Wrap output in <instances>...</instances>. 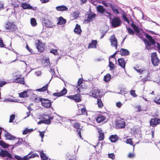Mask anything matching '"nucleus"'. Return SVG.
Returning a JSON list of instances; mask_svg holds the SVG:
<instances>
[{"label":"nucleus","mask_w":160,"mask_h":160,"mask_svg":"<svg viewBox=\"0 0 160 160\" xmlns=\"http://www.w3.org/2000/svg\"><path fill=\"white\" fill-rule=\"evenodd\" d=\"M146 37L149 41L143 40L145 44L146 48L148 50L151 49L155 46L156 42L154 39L148 34L146 33Z\"/></svg>","instance_id":"obj_1"},{"label":"nucleus","mask_w":160,"mask_h":160,"mask_svg":"<svg viewBox=\"0 0 160 160\" xmlns=\"http://www.w3.org/2000/svg\"><path fill=\"white\" fill-rule=\"evenodd\" d=\"M35 102H38V101L41 102L42 106L48 108L51 107L52 102L50 100L40 98H35L33 100Z\"/></svg>","instance_id":"obj_2"},{"label":"nucleus","mask_w":160,"mask_h":160,"mask_svg":"<svg viewBox=\"0 0 160 160\" xmlns=\"http://www.w3.org/2000/svg\"><path fill=\"white\" fill-rule=\"evenodd\" d=\"M105 13L108 15L109 18L111 20L110 22L112 27L116 28L120 26L121 22L118 18L115 17L112 19H111V14L108 12H106Z\"/></svg>","instance_id":"obj_3"},{"label":"nucleus","mask_w":160,"mask_h":160,"mask_svg":"<svg viewBox=\"0 0 160 160\" xmlns=\"http://www.w3.org/2000/svg\"><path fill=\"white\" fill-rule=\"evenodd\" d=\"M38 156V155L36 153H29L28 155L24 156L23 158L17 155H15L14 157L18 160H27L30 158Z\"/></svg>","instance_id":"obj_4"},{"label":"nucleus","mask_w":160,"mask_h":160,"mask_svg":"<svg viewBox=\"0 0 160 160\" xmlns=\"http://www.w3.org/2000/svg\"><path fill=\"white\" fill-rule=\"evenodd\" d=\"M43 119L42 121H40L39 122H38V124H40L42 123H43L47 124H50L51 120L53 119V117L51 115H44L42 117Z\"/></svg>","instance_id":"obj_5"},{"label":"nucleus","mask_w":160,"mask_h":160,"mask_svg":"<svg viewBox=\"0 0 160 160\" xmlns=\"http://www.w3.org/2000/svg\"><path fill=\"white\" fill-rule=\"evenodd\" d=\"M21 75H18L14 76L13 77V82L24 85L25 84L24 79L23 78H21Z\"/></svg>","instance_id":"obj_6"},{"label":"nucleus","mask_w":160,"mask_h":160,"mask_svg":"<svg viewBox=\"0 0 160 160\" xmlns=\"http://www.w3.org/2000/svg\"><path fill=\"white\" fill-rule=\"evenodd\" d=\"M33 95L35 96V95L32 92V91L28 90L27 91H25L19 94V97L22 98L25 97H31Z\"/></svg>","instance_id":"obj_7"},{"label":"nucleus","mask_w":160,"mask_h":160,"mask_svg":"<svg viewBox=\"0 0 160 160\" xmlns=\"http://www.w3.org/2000/svg\"><path fill=\"white\" fill-rule=\"evenodd\" d=\"M101 91L98 89H94L89 93V95L94 98H98L101 97Z\"/></svg>","instance_id":"obj_8"},{"label":"nucleus","mask_w":160,"mask_h":160,"mask_svg":"<svg viewBox=\"0 0 160 160\" xmlns=\"http://www.w3.org/2000/svg\"><path fill=\"white\" fill-rule=\"evenodd\" d=\"M5 27L7 29L11 31H14L17 28L16 26L13 23L10 22H7Z\"/></svg>","instance_id":"obj_9"},{"label":"nucleus","mask_w":160,"mask_h":160,"mask_svg":"<svg viewBox=\"0 0 160 160\" xmlns=\"http://www.w3.org/2000/svg\"><path fill=\"white\" fill-rule=\"evenodd\" d=\"M151 61L152 64L154 66H156L158 65L159 60L155 53H153L152 54Z\"/></svg>","instance_id":"obj_10"},{"label":"nucleus","mask_w":160,"mask_h":160,"mask_svg":"<svg viewBox=\"0 0 160 160\" xmlns=\"http://www.w3.org/2000/svg\"><path fill=\"white\" fill-rule=\"evenodd\" d=\"M109 41L111 42L112 46L115 47L116 49H117V40L114 36H112L109 39Z\"/></svg>","instance_id":"obj_11"},{"label":"nucleus","mask_w":160,"mask_h":160,"mask_svg":"<svg viewBox=\"0 0 160 160\" xmlns=\"http://www.w3.org/2000/svg\"><path fill=\"white\" fill-rule=\"evenodd\" d=\"M0 156L4 158L6 157L9 158H12L11 155L6 150H1L0 152Z\"/></svg>","instance_id":"obj_12"},{"label":"nucleus","mask_w":160,"mask_h":160,"mask_svg":"<svg viewBox=\"0 0 160 160\" xmlns=\"http://www.w3.org/2000/svg\"><path fill=\"white\" fill-rule=\"evenodd\" d=\"M160 123V119L158 118L152 119L150 121V125L154 127Z\"/></svg>","instance_id":"obj_13"},{"label":"nucleus","mask_w":160,"mask_h":160,"mask_svg":"<svg viewBox=\"0 0 160 160\" xmlns=\"http://www.w3.org/2000/svg\"><path fill=\"white\" fill-rule=\"evenodd\" d=\"M67 90L66 88H64L60 92L54 93L53 95L55 96L60 97L66 94Z\"/></svg>","instance_id":"obj_14"},{"label":"nucleus","mask_w":160,"mask_h":160,"mask_svg":"<svg viewBox=\"0 0 160 160\" xmlns=\"http://www.w3.org/2000/svg\"><path fill=\"white\" fill-rule=\"evenodd\" d=\"M36 46L37 47V48L40 52H41L44 49V47L42 44L39 42V41L38 42L36 43Z\"/></svg>","instance_id":"obj_15"},{"label":"nucleus","mask_w":160,"mask_h":160,"mask_svg":"<svg viewBox=\"0 0 160 160\" xmlns=\"http://www.w3.org/2000/svg\"><path fill=\"white\" fill-rule=\"evenodd\" d=\"M56 9L58 11H67L68 8L64 5H62L56 7Z\"/></svg>","instance_id":"obj_16"},{"label":"nucleus","mask_w":160,"mask_h":160,"mask_svg":"<svg viewBox=\"0 0 160 160\" xmlns=\"http://www.w3.org/2000/svg\"><path fill=\"white\" fill-rule=\"evenodd\" d=\"M97 12L101 13H103L106 11V9L102 6L98 5L96 7Z\"/></svg>","instance_id":"obj_17"},{"label":"nucleus","mask_w":160,"mask_h":160,"mask_svg":"<svg viewBox=\"0 0 160 160\" xmlns=\"http://www.w3.org/2000/svg\"><path fill=\"white\" fill-rule=\"evenodd\" d=\"M96 16V15L95 14H89L88 15L87 19H86L85 21H87L88 22H90L93 21L94 18Z\"/></svg>","instance_id":"obj_18"},{"label":"nucleus","mask_w":160,"mask_h":160,"mask_svg":"<svg viewBox=\"0 0 160 160\" xmlns=\"http://www.w3.org/2000/svg\"><path fill=\"white\" fill-rule=\"evenodd\" d=\"M44 23L46 26L48 28H51L54 26L52 22L48 19L45 20Z\"/></svg>","instance_id":"obj_19"},{"label":"nucleus","mask_w":160,"mask_h":160,"mask_svg":"<svg viewBox=\"0 0 160 160\" xmlns=\"http://www.w3.org/2000/svg\"><path fill=\"white\" fill-rule=\"evenodd\" d=\"M118 62L119 65L121 66L122 68H124L125 66L126 63L124 59L123 58L118 59Z\"/></svg>","instance_id":"obj_20"},{"label":"nucleus","mask_w":160,"mask_h":160,"mask_svg":"<svg viewBox=\"0 0 160 160\" xmlns=\"http://www.w3.org/2000/svg\"><path fill=\"white\" fill-rule=\"evenodd\" d=\"M5 138L8 140H13L16 138L15 137L12 136L8 132H7L5 134Z\"/></svg>","instance_id":"obj_21"},{"label":"nucleus","mask_w":160,"mask_h":160,"mask_svg":"<svg viewBox=\"0 0 160 160\" xmlns=\"http://www.w3.org/2000/svg\"><path fill=\"white\" fill-rule=\"evenodd\" d=\"M21 7L24 9H33V8L29 4L26 3H22Z\"/></svg>","instance_id":"obj_22"},{"label":"nucleus","mask_w":160,"mask_h":160,"mask_svg":"<svg viewBox=\"0 0 160 160\" xmlns=\"http://www.w3.org/2000/svg\"><path fill=\"white\" fill-rule=\"evenodd\" d=\"M110 6L112 9V10L114 13H116L117 14H119V12L117 9V6L111 4H110Z\"/></svg>","instance_id":"obj_23"},{"label":"nucleus","mask_w":160,"mask_h":160,"mask_svg":"<svg viewBox=\"0 0 160 160\" xmlns=\"http://www.w3.org/2000/svg\"><path fill=\"white\" fill-rule=\"evenodd\" d=\"M74 127L75 128L77 129V132L79 136L81 138H82V136L81 135L80 130L79 129V124L78 123L76 122L74 124Z\"/></svg>","instance_id":"obj_24"},{"label":"nucleus","mask_w":160,"mask_h":160,"mask_svg":"<svg viewBox=\"0 0 160 160\" xmlns=\"http://www.w3.org/2000/svg\"><path fill=\"white\" fill-rule=\"evenodd\" d=\"M120 52L122 56L128 55L129 54V51L126 49L121 48L120 51Z\"/></svg>","instance_id":"obj_25"},{"label":"nucleus","mask_w":160,"mask_h":160,"mask_svg":"<svg viewBox=\"0 0 160 160\" xmlns=\"http://www.w3.org/2000/svg\"><path fill=\"white\" fill-rule=\"evenodd\" d=\"M106 119V117L103 116L99 115L96 119V121L98 123H100Z\"/></svg>","instance_id":"obj_26"},{"label":"nucleus","mask_w":160,"mask_h":160,"mask_svg":"<svg viewBox=\"0 0 160 160\" xmlns=\"http://www.w3.org/2000/svg\"><path fill=\"white\" fill-rule=\"evenodd\" d=\"M97 44V42L96 40H92V42L89 44L88 48H96Z\"/></svg>","instance_id":"obj_27"},{"label":"nucleus","mask_w":160,"mask_h":160,"mask_svg":"<svg viewBox=\"0 0 160 160\" xmlns=\"http://www.w3.org/2000/svg\"><path fill=\"white\" fill-rule=\"evenodd\" d=\"M58 21L57 23L58 24L62 25L64 24L66 22V20L62 17L58 18Z\"/></svg>","instance_id":"obj_28"},{"label":"nucleus","mask_w":160,"mask_h":160,"mask_svg":"<svg viewBox=\"0 0 160 160\" xmlns=\"http://www.w3.org/2000/svg\"><path fill=\"white\" fill-rule=\"evenodd\" d=\"M81 31V30L80 28V26L78 24H76L75 28L74 29L75 32L77 34H79L80 33Z\"/></svg>","instance_id":"obj_29"},{"label":"nucleus","mask_w":160,"mask_h":160,"mask_svg":"<svg viewBox=\"0 0 160 160\" xmlns=\"http://www.w3.org/2000/svg\"><path fill=\"white\" fill-rule=\"evenodd\" d=\"M134 68L140 74H143L144 73L146 72L147 71L143 68H138L137 69L135 67H134Z\"/></svg>","instance_id":"obj_30"},{"label":"nucleus","mask_w":160,"mask_h":160,"mask_svg":"<svg viewBox=\"0 0 160 160\" xmlns=\"http://www.w3.org/2000/svg\"><path fill=\"white\" fill-rule=\"evenodd\" d=\"M81 96L80 94H78L74 95V100L76 102H79L81 100Z\"/></svg>","instance_id":"obj_31"},{"label":"nucleus","mask_w":160,"mask_h":160,"mask_svg":"<svg viewBox=\"0 0 160 160\" xmlns=\"http://www.w3.org/2000/svg\"><path fill=\"white\" fill-rule=\"evenodd\" d=\"M109 139L112 142H114L118 140V137L116 135H112Z\"/></svg>","instance_id":"obj_32"},{"label":"nucleus","mask_w":160,"mask_h":160,"mask_svg":"<svg viewBox=\"0 0 160 160\" xmlns=\"http://www.w3.org/2000/svg\"><path fill=\"white\" fill-rule=\"evenodd\" d=\"M10 145H11L7 144L4 142L2 141H0V146H2L3 148H7Z\"/></svg>","instance_id":"obj_33"},{"label":"nucleus","mask_w":160,"mask_h":160,"mask_svg":"<svg viewBox=\"0 0 160 160\" xmlns=\"http://www.w3.org/2000/svg\"><path fill=\"white\" fill-rule=\"evenodd\" d=\"M98 133L99 134L98 140L102 141L103 140L104 138V133L102 132V130H99Z\"/></svg>","instance_id":"obj_34"},{"label":"nucleus","mask_w":160,"mask_h":160,"mask_svg":"<svg viewBox=\"0 0 160 160\" xmlns=\"http://www.w3.org/2000/svg\"><path fill=\"white\" fill-rule=\"evenodd\" d=\"M131 27L134 29V31H135L137 33H139V29L138 28L135 24L132 23L131 24Z\"/></svg>","instance_id":"obj_35"},{"label":"nucleus","mask_w":160,"mask_h":160,"mask_svg":"<svg viewBox=\"0 0 160 160\" xmlns=\"http://www.w3.org/2000/svg\"><path fill=\"white\" fill-rule=\"evenodd\" d=\"M48 84H46L45 86L43 87L42 88L38 89L36 90L37 91L43 92L45 91L47 89Z\"/></svg>","instance_id":"obj_36"},{"label":"nucleus","mask_w":160,"mask_h":160,"mask_svg":"<svg viewBox=\"0 0 160 160\" xmlns=\"http://www.w3.org/2000/svg\"><path fill=\"white\" fill-rule=\"evenodd\" d=\"M117 125L119 128H124L125 126V122L123 121L119 122L117 123Z\"/></svg>","instance_id":"obj_37"},{"label":"nucleus","mask_w":160,"mask_h":160,"mask_svg":"<svg viewBox=\"0 0 160 160\" xmlns=\"http://www.w3.org/2000/svg\"><path fill=\"white\" fill-rule=\"evenodd\" d=\"M79 14L80 13L78 11L73 12L72 14V17L74 19H75L79 17Z\"/></svg>","instance_id":"obj_38"},{"label":"nucleus","mask_w":160,"mask_h":160,"mask_svg":"<svg viewBox=\"0 0 160 160\" xmlns=\"http://www.w3.org/2000/svg\"><path fill=\"white\" fill-rule=\"evenodd\" d=\"M111 77V76L110 74H107L105 76H104V80L105 82H108L110 80Z\"/></svg>","instance_id":"obj_39"},{"label":"nucleus","mask_w":160,"mask_h":160,"mask_svg":"<svg viewBox=\"0 0 160 160\" xmlns=\"http://www.w3.org/2000/svg\"><path fill=\"white\" fill-rule=\"evenodd\" d=\"M40 155L41 158L43 160H47L48 159V157H47L45 154L42 152H40Z\"/></svg>","instance_id":"obj_40"},{"label":"nucleus","mask_w":160,"mask_h":160,"mask_svg":"<svg viewBox=\"0 0 160 160\" xmlns=\"http://www.w3.org/2000/svg\"><path fill=\"white\" fill-rule=\"evenodd\" d=\"M97 103L99 108H101L103 106V104L102 103L101 99L97 98Z\"/></svg>","instance_id":"obj_41"},{"label":"nucleus","mask_w":160,"mask_h":160,"mask_svg":"<svg viewBox=\"0 0 160 160\" xmlns=\"http://www.w3.org/2000/svg\"><path fill=\"white\" fill-rule=\"evenodd\" d=\"M154 101L157 104H160V95L157 96L154 99Z\"/></svg>","instance_id":"obj_42"},{"label":"nucleus","mask_w":160,"mask_h":160,"mask_svg":"<svg viewBox=\"0 0 160 160\" xmlns=\"http://www.w3.org/2000/svg\"><path fill=\"white\" fill-rule=\"evenodd\" d=\"M31 23L32 26H36L37 24L36 20L34 18H32L31 19Z\"/></svg>","instance_id":"obj_43"},{"label":"nucleus","mask_w":160,"mask_h":160,"mask_svg":"<svg viewBox=\"0 0 160 160\" xmlns=\"http://www.w3.org/2000/svg\"><path fill=\"white\" fill-rule=\"evenodd\" d=\"M122 17L123 18V20L127 22L128 24L130 23V22L128 18L127 17V15L126 14H123Z\"/></svg>","instance_id":"obj_44"},{"label":"nucleus","mask_w":160,"mask_h":160,"mask_svg":"<svg viewBox=\"0 0 160 160\" xmlns=\"http://www.w3.org/2000/svg\"><path fill=\"white\" fill-rule=\"evenodd\" d=\"M126 27L128 33L130 34L134 35V32L133 30L130 27L128 28L127 26Z\"/></svg>","instance_id":"obj_45"},{"label":"nucleus","mask_w":160,"mask_h":160,"mask_svg":"<svg viewBox=\"0 0 160 160\" xmlns=\"http://www.w3.org/2000/svg\"><path fill=\"white\" fill-rule=\"evenodd\" d=\"M32 131V129H29L27 128H26V129L23 131L22 132V134H26L28 133L31 132Z\"/></svg>","instance_id":"obj_46"},{"label":"nucleus","mask_w":160,"mask_h":160,"mask_svg":"<svg viewBox=\"0 0 160 160\" xmlns=\"http://www.w3.org/2000/svg\"><path fill=\"white\" fill-rule=\"evenodd\" d=\"M109 66L110 67V70H112L114 67V65L112 62L109 61Z\"/></svg>","instance_id":"obj_47"},{"label":"nucleus","mask_w":160,"mask_h":160,"mask_svg":"<svg viewBox=\"0 0 160 160\" xmlns=\"http://www.w3.org/2000/svg\"><path fill=\"white\" fill-rule=\"evenodd\" d=\"M44 63L46 66H49V67H50L51 64L50 62L49 59H45Z\"/></svg>","instance_id":"obj_48"},{"label":"nucleus","mask_w":160,"mask_h":160,"mask_svg":"<svg viewBox=\"0 0 160 160\" xmlns=\"http://www.w3.org/2000/svg\"><path fill=\"white\" fill-rule=\"evenodd\" d=\"M57 51L58 50L57 49H52L50 51V52L52 53L54 55H57L58 54Z\"/></svg>","instance_id":"obj_49"},{"label":"nucleus","mask_w":160,"mask_h":160,"mask_svg":"<svg viewBox=\"0 0 160 160\" xmlns=\"http://www.w3.org/2000/svg\"><path fill=\"white\" fill-rule=\"evenodd\" d=\"M39 135L40 136V137L42 138V141H43L42 139L43 138L44 136V133L45 132V131H43L42 132H41L40 131H39Z\"/></svg>","instance_id":"obj_50"},{"label":"nucleus","mask_w":160,"mask_h":160,"mask_svg":"<svg viewBox=\"0 0 160 160\" xmlns=\"http://www.w3.org/2000/svg\"><path fill=\"white\" fill-rule=\"evenodd\" d=\"M81 113L80 114L87 115V112H86V109L84 108H82L81 110Z\"/></svg>","instance_id":"obj_51"},{"label":"nucleus","mask_w":160,"mask_h":160,"mask_svg":"<svg viewBox=\"0 0 160 160\" xmlns=\"http://www.w3.org/2000/svg\"><path fill=\"white\" fill-rule=\"evenodd\" d=\"M130 94L132 95L133 97H136L137 95L135 93V91L132 90L130 91Z\"/></svg>","instance_id":"obj_52"},{"label":"nucleus","mask_w":160,"mask_h":160,"mask_svg":"<svg viewBox=\"0 0 160 160\" xmlns=\"http://www.w3.org/2000/svg\"><path fill=\"white\" fill-rule=\"evenodd\" d=\"M126 142L128 144H129L130 145H132V139L129 138L127 139Z\"/></svg>","instance_id":"obj_53"},{"label":"nucleus","mask_w":160,"mask_h":160,"mask_svg":"<svg viewBox=\"0 0 160 160\" xmlns=\"http://www.w3.org/2000/svg\"><path fill=\"white\" fill-rule=\"evenodd\" d=\"M15 117V115H14V114L12 115L10 117L9 122H12L13 121Z\"/></svg>","instance_id":"obj_54"},{"label":"nucleus","mask_w":160,"mask_h":160,"mask_svg":"<svg viewBox=\"0 0 160 160\" xmlns=\"http://www.w3.org/2000/svg\"><path fill=\"white\" fill-rule=\"evenodd\" d=\"M21 143H23L25 144V143H27L24 141H23V140L22 139H19L18 140V142H17V144H19Z\"/></svg>","instance_id":"obj_55"},{"label":"nucleus","mask_w":160,"mask_h":160,"mask_svg":"<svg viewBox=\"0 0 160 160\" xmlns=\"http://www.w3.org/2000/svg\"><path fill=\"white\" fill-rule=\"evenodd\" d=\"M108 156L109 158H111L112 159H114L115 158L114 155L113 153L109 154Z\"/></svg>","instance_id":"obj_56"},{"label":"nucleus","mask_w":160,"mask_h":160,"mask_svg":"<svg viewBox=\"0 0 160 160\" xmlns=\"http://www.w3.org/2000/svg\"><path fill=\"white\" fill-rule=\"evenodd\" d=\"M102 3L106 7H109L108 4H109L110 5V4L106 2L104 0L102 1Z\"/></svg>","instance_id":"obj_57"},{"label":"nucleus","mask_w":160,"mask_h":160,"mask_svg":"<svg viewBox=\"0 0 160 160\" xmlns=\"http://www.w3.org/2000/svg\"><path fill=\"white\" fill-rule=\"evenodd\" d=\"M122 104L121 102H118L116 103V105L118 108H120L122 106Z\"/></svg>","instance_id":"obj_58"},{"label":"nucleus","mask_w":160,"mask_h":160,"mask_svg":"<svg viewBox=\"0 0 160 160\" xmlns=\"http://www.w3.org/2000/svg\"><path fill=\"white\" fill-rule=\"evenodd\" d=\"M135 157V154L134 153H130L128 155V157L129 158H132Z\"/></svg>","instance_id":"obj_59"},{"label":"nucleus","mask_w":160,"mask_h":160,"mask_svg":"<svg viewBox=\"0 0 160 160\" xmlns=\"http://www.w3.org/2000/svg\"><path fill=\"white\" fill-rule=\"evenodd\" d=\"M136 108L137 109L138 112H139L142 111V109L140 106H137L136 107Z\"/></svg>","instance_id":"obj_60"},{"label":"nucleus","mask_w":160,"mask_h":160,"mask_svg":"<svg viewBox=\"0 0 160 160\" xmlns=\"http://www.w3.org/2000/svg\"><path fill=\"white\" fill-rule=\"evenodd\" d=\"M4 46L2 40L1 38H0V47H2Z\"/></svg>","instance_id":"obj_61"},{"label":"nucleus","mask_w":160,"mask_h":160,"mask_svg":"<svg viewBox=\"0 0 160 160\" xmlns=\"http://www.w3.org/2000/svg\"><path fill=\"white\" fill-rule=\"evenodd\" d=\"M7 101L9 102H16V101H15V100L11 99H5L4 101Z\"/></svg>","instance_id":"obj_62"},{"label":"nucleus","mask_w":160,"mask_h":160,"mask_svg":"<svg viewBox=\"0 0 160 160\" xmlns=\"http://www.w3.org/2000/svg\"><path fill=\"white\" fill-rule=\"evenodd\" d=\"M82 79L79 78L78 82V85L79 86L82 83Z\"/></svg>","instance_id":"obj_63"},{"label":"nucleus","mask_w":160,"mask_h":160,"mask_svg":"<svg viewBox=\"0 0 160 160\" xmlns=\"http://www.w3.org/2000/svg\"><path fill=\"white\" fill-rule=\"evenodd\" d=\"M6 84V82H5L0 81V87H2V86Z\"/></svg>","instance_id":"obj_64"}]
</instances>
